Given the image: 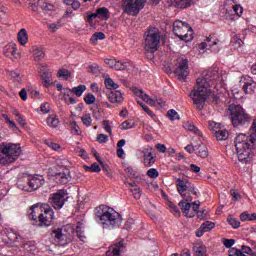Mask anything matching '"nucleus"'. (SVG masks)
Segmentation results:
<instances>
[{
  "mask_svg": "<svg viewBox=\"0 0 256 256\" xmlns=\"http://www.w3.org/2000/svg\"><path fill=\"white\" fill-rule=\"evenodd\" d=\"M217 81H220L219 71L217 69L205 70L197 78L196 85L190 93V98L198 111H203L205 103H207V99L211 95L209 87L217 85Z\"/></svg>",
  "mask_w": 256,
  "mask_h": 256,
  "instance_id": "1",
  "label": "nucleus"
},
{
  "mask_svg": "<svg viewBox=\"0 0 256 256\" xmlns=\"http://www.w3.org/2000/svg\"><path fill=\"white\" fill-rule=\"evenodd\" d=\"M250 133L249 136L247 134H238L235 138L236 153L238 161L241 163H249L255 157L256 119L252 122Z\"/></svg>",
  "mask_w": 256,
  "mask_h": 256,
  "instance_id": "2",
  "label": "nucleus"
},
{
  "mask_svg": "<svg viewBox=\"0 0 256 256\" xmlns=\"http://www.w3.org/2000/svg\"><path fill=\"white\" fill-rule=\"evenodd\" d=\"M95 219L103 229H115L121 225V215L106 205L95 208Z\"/></svg>",
  "mask_w": 256,
  "mask_h": 256,
  "instance_id": "3",
  "label": "nucleus"
},
{
  "mask_svg": "<svg viewBox=\"0 0 256 256\" xmlns=\"http://www.w3.org/2000/svg\"><path fill=\"white\" fill-rule=\"evenodd\" d=\"M28 217L32 221H35V223L44 225V227L51 226L55 219L54 212L48 204H34L28 210Z\"/></svg>",
  "mask_w": 256,
  "mask_h": 256,
  "instance_id": "4",
  "label": "nucleus"
},
{
  "mask_svg": "<svg viewBox=\"0 0 256 256\" xmlns=\"http://www.w3.org/2000/svg\"><path fill=\"white\" fill-rule=\"evenodd\" d=\"M21 155V146L13 143H2L0 145V163L2 165H9L15 163Z\"/></svg>",
  "mask_w": 256,
  "mask_h": 256,
  "instance_id": "5",
  "label": "nucleus"
},
{
  "mask_svg": "<svg viewBox=\"0 0 256 256\" xmlns=\"http://www.w3.org/2000/svg\"><path fill=\"white\" fill-rule=\"evenodd\" d=\"M229 111L233 127H249L251 116L241 105H230Z\"/></svg>",
  "mask_w": 256,
  "mask_h": 256,
  "instance_id": "6",
  "label": "nucleus"
},
{
  "mask_svg": "<svg viewBox=\"0 0 256 256\" xmlns=\"http://www.w3.org/2000/svg\"><path fill=\"white\" fill-rule=\"evenodd\" d=\"M144 40V49L147 53H155L159 49L161 43V32L157 28H150L146 33Z\"/></svg>",
  "mask_w": 256,
  "mask_h": 256,
  "instance_id": "7",
  "label": "nucleus"
},
{
  "mask_svg": "<svg viewBox=\"0 0 256 256\" xmlns=\"http://www.w3.org/2000/svg\"><path fill=\"white\" fill-rule=\"evenodd\" d=\"M173 33L176 37H179L181 41H193V28L181 20H176L173 23Z\"/></svg>",
  "mask_w": 256,
  "mask_h": 256,
  "instance_id": "8",
  "label": "nucleus"
},
{
  "mask_svg": "<svg viewBox=\"0 0 256 256\" xmlns=\"http://www.w3.org/2000/svg\"><path fill=\"white\" fill-rule=\"evenodd\" d=\"M145 3H147V0H122L123 13L136 17L141 9L145 7Z\"/></svg>",
  "mask_w": 256,
  "mask_h": 256,
  "instance_id": "9",
  "label": "nucleus"
},
{
  "mask_svg": "<svg viewBox=\"0 0 256 256\" xmlns=\"http://www.w3.org/2000/svg\"><path fill=\"white\" fill-rule=\"evenodd\" d=\"M174 65V73L178 76L179 81H185L189 76V60L179 57L175 60Z\"/></svg>",
  "mask_w": 256,
  "mask_h": 256,
  "instance_id": "10",
  "label": "nucleus"
},
{
  "mask_svg": "<svg viewBox=\"0 0 256 256\" xmlns=\"http://www.w3.org/2000/svg\"><path fill=\"white\" fill-rule=\"evenodd\" d=\"M67 201V193L65 190H58L50 197V203L54 209H63V205Z\"/></svg>",
  "mask_w": 256,
  "mask_h": 256,
  "instance_id": "11",
  "label": "nucleus"
},
{
  "mask_svg": "<svg viewBox=\"0 0 256 256\" xmlns=\"http://www.w3.org/2000/svg\"><path fill=\"white\" fill-rule=\"evenodd\" d=\"M240 83L242 85V90L244 91V93H246L247 95L255 93L256 82L255 80H253V78H251L250 76H244L241 78Z\"/></svg>",
  "mask_w": 256,
  "mask_h": 256,
  "instance_id": "12",
  "label": "nucleus"
},
{
  "mask_svg": "<svg viewBox=\"0 0 256 256\" xmlns=\"http://www.w3.org/2000/svg\"><path fill=\"white\" fill-rule=\"evenodd\" d=\"M45 185V178L43 176L34 175L28 178V189H24V191H37L39 187H43Z\"/></svg>",
  "mask_w": 256,
  "mask_h": 256,
  "instance_id": "13",
  "label": "nucleus"
},
{
  "mask_svg": "<svg viewBox=\"0 0 256 256\" xmlns=\"http://www.w3.org/2000/svg\"><path fill=\"white\" fill-rule=\"evenodd\" d=\"M38 72L40 75V78L43 81V84L45 87H49L51 85V71L48 70L46 64H39L38 65Z\"/></svg>",
  "mask_w": 256,
  "mask_h": 256,
  "instance_id": "14",
  "label": "nucleus"
},
{
  "mask_svg": "<svg viewBox=\"0 0 256 256\" xmlns=\"http://www.w3.org/2000/svg\"><path fill=\"white\" fill-rule=\"evenodd\" d=\"M142 153H143V157H144L145 167H153V165H155V161H157L155 156H153V147L146 146L144 148V150L142 151Z\"/></svg>",
  "mask_w": 256,
  "mask_h": 256,
  "instance_id": "15",
  "label": "nucleus"
},
{
  "mask_svg": "<svg viewBox=\"0 0 256 256\" xmlns=\"http://www.w3.org/2000/svg\"><path fill=\"white\" fill-rule=\"evenodd\" d=\"M50 235L51 238L54 239V241H56V243H59L60 245H65V242L63 241H67V239L69 238V236H67V232H65L63 228L52 230Z\"/></svg>",
  "mask_w": 256,
  "mask_h": 256,
  "instance_id": "16",
  "label": "nucleus"
},
{
  "mask_svg": "<svg viewBox=\"0 0 256 256\" xmlns=\"http://www.w3.org/2000/svg\"><path fill=\"white\" fill-rule=\"evenodd\" d=\"M194 153L201 157V159H207L209 157V150L207 149V146L201 142V140H198L194 144Z\"/></svg>",
  "mask_w": 256,
  "mask_h": 256,
  "instance_id": "17",
  "label": "nucleus"
},
{
  "mask_svg": "<svg viewBox=\"0 0 256 256\" xmlns=\"http://www.w3.org/2000/svg\"><path fill=\"white\" fill-rule=\"evenodd\" d=\"M122 249H125V242L120 240L109 248V250L106 252V256H121Z\"/></svg>",
  "mask_w": 256,
  "mask_h": 256,
  "instance_id": "18",
  "label": "nucleus"
},
{
  "mask_svg": "<svg viewBox=\"0 0 256 256\" xmlns=\"http://www.w3.org/2000/svg\"><path fill=\"white\" fill-rule=\"evenodd\" d=\"M3 53L5 57H14V59H18L19 53H17V44L16 43L7 44L3 49Z\"/></svg>",
  "mask_w": 256,
  "mask_h": 256,
  "instance_id": "19",
  "label": "nucleus"
},
{
  "mask_svg": "<svg viewBox=\"0 0 256 256\" xmlns=\"http://www.w3.org/2000/svg\"><path fill=\"white\" fill-rule=\"evenodd\" d=\"M189 181L188 180H183L181 178L177 179V183H176V187H177V191L179 193V195H181V197L185 198L187 197V194L185 193L187 191V189H189Z\"/></svg>",
  "mask_w": 256,
  "mask_h": 256,
  "instance_id": "20",
  "label": "nucleus"
},
{
  "mask_svg": "<svg viewBox=\"0 0 256 256\" xmlns=\"http://www.w3.org/2000/svg\"><path fill=\"white\" fill-rule=\"evenodd\" d=\"M189 201V199L187 200H182L179 202V207L182 210V213H184V215L186 217H194L195 216V212H190L191 211V203L187 202Z\"/></svg>",
  "mask_w": 256,
  "mask_h": 256,
  "instance_id": "21",
  "label": "nucleus"
},
{
  "mask_svg": "<svg viewBox=\"0 0 256 256\" xmlns=\"http://www.w3.org/2000/svg\"><path fill=\"white\" fill-rule=\"evenodd\" d=\"M87 89L85 85H79L77 87H73L72 89L64 88V91L62 92L64 97L69 95V93H75L77 97H81L83 95V92Z\"/></svg>",
  "mask_w": 256,
  "mask_h": 256,
  "instance_id": "22",
  "label": "nucleus"
},
{
  "mask_svg": "<svg viewBox=\"0 0 256 256\" xmlns=\"http://www.w3.org/2000/svg\"><path fill=\"white\" fill-rule=\"evenodd\" d=\"M194 256H207V246L201 242H197L193 246Z\"/></svg>",
  "mask_w": 256,
  "mask_h": 256,
  "instance_id": "23",
  "label": "nucleus"
},
{
  "mask_svg": "<svg viewBox=\"0 0 256 256\" xmlns=\"http://www.w3.org/2000/svg\"><path fill=\"white\" fill-rule=\"evenodd\" d=\"M55 179L57 181V183H60V185H67V183H69V172L65 173V172H59L55 174Z\"/></svg>",
  "mask_w": 256,
  "mask_h": 256,
  "instance_id": "24",
  "label": "nucleus"
},
{
  "mask_svg": "<svg viewBox=\"0 0 256 256\" xmlns=\"http://www.w3.org/2000/svg\"><path fill=\"white\" fill-rule=\"evenodd\" d=\"M32 51H33V55H34V61H42V59L45 58V50L43 48L34 46L32 48Z\"/></svg>",
  "mask_w": 256,
  "mask_h": 256,
  "instance_id": "25",
  "label": "nucleus"
},
{
  "mask_svg": "<svg viewBox=\"0 0 256 256\" xmlns=\"http://www.w3.org/2000/svg\"><path fill=\"white\" fill-rule=\"evenodd\" d=\"M18 41L22 46L27 45V41H29V34H27V30L25 28H22L18 32Z\"/></svg>",
  "mask_w": 256,
  "mask_h": 256,
  "instance_id": "26",
  "label": "nucleus"
},
{
  "mask_svg": "<svg viewBox=\"0 0 256 256\" xmlns=\"http://www.w3.org/2000/svg\"><path fill=\"white\" fill-rule=\"evenodd\" d=\"M183 127L186 129V131H191L192 133H195V135H198V137L203 135L201 131L195 126V124H193V122H184Z\"/></svg>",
  "mask_w": 256,
  "mask_h": 256,
  "instance_id": "27",
  "label": "nucleus"
},
{
  "mask_svg": "<svg viewBox=\"0 0 256 256\" xmlns=\"http://www.w3.org/2000/svg\"><path fill=\"white\" fill-rule=\"evenodd\" d=\"M110 103H123V94L120 91H114L109 95Z\"/></svg>",
  "mask_w": 256,
  "mask_h": 256,
  "instance_id": "28",
  "label": "nucleus"
},
{
  "mask_svg": "<svg viewBox=\"0 0 256 256\" xmlns=\"http://www.w3.org/2000/svg\"><path fill=\"white\" fill-rule=\"evenodd\" d=\"M217 141H227L229 139V131L225 128H221L220 130L216 131V134H214Z\"/></svg>",
  "mask_w": 256,
  "mask_h": 256,
  "instance_id": "29",
  "label": "nucleus"
},
{
  "mask_svg": "<svg viewBox=\"0 0 256 256\" xmlns=\"http://www.w3.org/2000/svg\"><path fill=\"white\" fill-rule=\"evenodd\" d=\"M23 249L26 253H30V255H33V253L37 251V246H35V242L28 241L23 244Z\"/></svg>",
  "mask_w": 256,
  "mask_h": 256,
  "instance_id": "30",
  "label": "nucleus"
},
{
  "mask_svg": "<svg viewBox=\"0 0 256 256\" xmlns=\"http://www.w3.org/2000/svg\"><path fill=\"white\" fill-rule=\"evenodd\" d=\"M96 11L98 13V19H105L107 21V19L111 17L109 14V9L106 7L98 8Z\"/></svg>",
  "mask_w": 256,
  "mask_h": 256,
  "instance_id": "31",
  "label": "nucleus"
},
{
  "mask_svg": "<svg viewBox=\"0 0 256 256\" xmlns=\"http://www.w3.org/2000/svg\"><path fill=\"white\" fill-rule=\"evenodd\" d=\"M13 115L16 118L17 123H19L21 127H25L27 125V120L23 115H21V113H19V111L14 110Z\"/></svg>",
  "mask_w": 256,
  "mask_h": 256,
  "instance_id": "32",
  "label": "nucleus"
},
{
  "mask_svg": "<svg viewBox=\"0 0 256 256\" xmlns=\"http://www.w3.org/2000/svg\"><path fill=\"white\" fill-rule=\"evenodd\" d=\"M46 123L49 127H58L59 126V118H57V116L55 115H50L47 119H46Z\"/></svg>",
  "mask_w": 256,
  "mask_h": 256,
  "instance_id": "33",
  "label": "nucleus"
},
{
  "mask_svg": "<svg viewBox=\"0 0 256 256\" xmlns=\"http://www.w3.org/2000/svg\"><path fill=\"white\" fill-rule=\"evenodd\" d=\"M129 65V62L116 61L114 64V69H116V71H125L129 69Z\"/></svg>",
  "mask_w": 256,
  "mask_h": 256,
  "instance_id": "34",
  "label": "nucleus"
},
{
  "mask_svg": "<svg viewBox=\"0 0 256 256\" xmlns=\"http://www.w3.org/2000/svg\"><path fill=\"white\" fill-rule=\"evenodd\" d=\"M172 2L176 7H180V9H187L191 5V0H172Z\"/></svg>",
  "mask_w": 256,
  "mask_h": 256,
  "instance_id": "35",
  "label": "nucleus"
},
{
  "mask_svg": "<svg viewBox=\"0 0 256 256\" xmlns=\"http://www.w3.org/2000/svg\"><path fill=\"white\" fill-rule=\"evenodd\" d=\"M240 221H256V213L243 212L240 214Z\"/></svg>",
  "mask_w": 256,
  "mask_h": 256,
  "instance_id": "36",
  "label": "nucleus"
},
{
  "mask_svg": "<svg viewBox=\"0 0 256 256\" xmlns=\"http://www.w3.org/2000/svg\"><path fill=\"white\" fill-rule=\"evenodd\" d=\"M208 128L212 133L217 134V131L221 130V124L215 121H208Z\"/></svg>",
  "mask_w": 256,
  "mask_h": 256,
  "instance_id": "37",
  "label": "nucleus"
},
{
  "mask_svg": "<svg viewBox=\"0 0 256 256\" xmlns=\"http://www.w3.org/2000/svg\"><path fill=\"white\" fill-rule=\"evenodd\" d=\"M104 84L106 89H119V84L115 83L111 78H106Z\"/></svg>",
  "mask_w": 256,
  "mask_h": 256,
  "instance_id": "38",
  "label": "nucleus"
},
{
  "mask_svg": "<svg viewBox=\"0 0 256 256\" xmlns=\"http://www.w3.org/2000/svg\"><path fill=\"white\" fill-rule=\"evenodd\" d=\"M2 117L5 119L6 123H8L9 129H13L15 132L19 131L17 124H15L7 114H3Z\"/></svg>",
  "mask_w": 256,
  "mask_h": 256,
  "instance_id": "39",
  "label": "nucleus"
},
{
  "mask_svg": "<svg viewBox=\"0 0 256 256\" xmlns=\"http://www.w3.org/2000/svg\"><path fill=\"white\" fill-rule=\"evenodd\" d=\"M103 39H105V33L96 32L92 35V37L90 38V41L95 44L97 43V41H103Z\"/></svg>",
  "mask_w": 256,
  "mask_h": 256,
  "instance_id": "40",
  "label": "nucleus"
},
{
  "mask_svg": "<svg viewBox=\"0 0 256 256\" xmlns=\"http://www.w3.org/2000/svg\"><path fill=\"white\" fill-rule=\"evenodd\" d=\"M138 105H140V107H142L143 111H145V113H147V115H149V117H151L152 119H155V113H153V111H151V109H149V106H147L145 103L141 102V101H137Z\"/></svg>",
  "mask_w": 256,
  "mask_h": 256,
  "instance_id": "41",
  "label": "nucleus"
},
{
  "mask_svg": "<svg viewBox=\"0 0 256 256\" xmlns=\"http://www.w3.org/2000/svg\"><path fill=\"white\" fill-rule=\"evenodd\" d=\"M167 117H169L170 121H179L181 119L179 113L173 109L168 110Z\"/></svg>",
  "mask_w": 256,
  "mask_h": 256,
  "instance_id": "42",
  "label": "nucleus"
},
{
  "mask_svg": "<svg viewBox=\"0 0 256 256\" xmlns=\"http://www.w3.org/2000/svg\"><path fill=\"white\" fill-rule=\"evenodd\" d=\"M227 222L229 223V225H231V227H233V229H239V227H241V222H239L237 218L229 216L227 218Z\"/></svg>",
  "mask_w": 256,
  "mask_h": 256,
  "instance_id": "43",
  "label": "nucleus"
},
{
  "mask_svg": "<svg viewBox=\"0 0 256 256\" xmlns=\"http://www.w3.org/2000/svg\"><path fill=\"white\" fill-rule=\"evenodd\" d=\"M81 121L85 127H91V123H93V119L91 118V114H85L81 117Z\"/></svg>",
  "mask_w": 256,
  "mask_h": 256,
  "instance_id": "44",
  "label": "nucleus"
},
{
  "mask_svg": "<svg viewBox=\"0 0 256 256\" xmlns=\"http://www.w3.org/2000/svg\"><path fill=\"white\" fill-rule=\"evenodd\" d=\"M39 7H41V9H43L44 11H53V5L45 2L44 0H40L38 2Z\"/></svg>",
  "mask_w": 256,
  "mask_h": 256,
  "instance_id": "45",
  "label": "nucleus"
},
{
  "mask_svg": "<svg viewBox=\"0 0 256 256\" xmlns=\"http://www.w3.org/2000/svg\"><path fill=\"white\" fill-rule=\"evenodd\" d=\"M65 5H71L74 11H77L81 7V2L78 0H64Z\"/></svg>",
  "mask_w": 256,
  "mask_h": 256,
  "instance_id": "46",
  "label": "nucleus"
},
{
  "mask_svg": "<svg viewBox=\"0 0 256 256\" xmlns=\"http://www.w3.org/2000/svg\"><path fill=\"white\" fill-rule=\"evenodd\" d=\"M200 227L207 233L208 231H211V229H215V223L211 221H206L203 224H201Z\"/></svg>",
  "mask_w": 256,
  "mask_h": 256,
  "instance_id": "47",
  "label": "nucleus"
},
{
  "mask_svg": "<svg viewBox=\"0 0 256 256\" xmlns=\"http://www.w3.org/2000/svg\"><path fill=\"white\" fill-rule=\"evenodd\" d=\"M125 173H129V175L134 177V179H137V177H139V172L137 171V168L131 166L125 168Z\"/></svg>",
  "mask_w": 256,
  "mask_h": 256,
  "instance_id": "48",
  "label": "nucleus"
},
{
  "mask_svg": "<svg viewBox=\"0 0 256 256\" xmlns=\"http://www.w3.org/2000/svg\"><path fill=\"white\" fill-rule=\"evenodd\" d=\"M86 171H91V173H99L101 171V167L99 164L94 163L91 166H85Z\"/></svg>",
  "mask_w": 256,
  "mask_h": 256,
  "instance_id": "49",
  "label": "nucleus"
},
{
  "mask_svg": "<svg viewBox=\"0 0 256 256\" xmlns=\"http://www.w3.org/2000/svg\"><path fill=\"white\" fill-rule=\"evenodd\" d=\"M8 75L12 77V79H15V81H18L20 83L21 81V74L17 70H10L8 71Z\"/></svg>",
  "mask_w": 256,
  "mask_h": 256,
  "instance_id": "50",
  "label": "nucleus"
},
{
  "mask_svg": "<svg viewBox=\"0 0 256 256\" xmlns=\"http://www.w3.org/2000/svg\"><path fill=\"white\" fill-rule=\"evenodd\" d=\"M134 93L138 95V97H141L145 101V103H149V95L145 94L143 90L135 89Z\"/></svg>",
  "mask_w": 256,
  "mask_h": 256,
  "instance_id": "51",
  "label": "nucleus"
},
{
  "mask_svg": "<svg viewBox=\"0 0 256 256\" xmlns=\"http://www.w3.org/2000/svg\"><path fill=\"white\" fill-rule=\"evenodd\" d=\"M217 38L213 37V36H209L208 38H206V43L209 47V49H213V47H215V45H217Z\"/></svg>",
  "mask_w": 256,
  "mask_h": 256,
  "instance_id": "52",
  "label": "nucleus"
},
{
  "mask_svg": "<svg viewBox=\"0 0 256 256\" xmlns=\"http://www.w3.org/2000/svg\"><path fill=\"white\" fill-rule=\"evenodd\" d=\"M222 243L224 247H226L227 249H231L235 245V239L224 238L222 239Z\"/></svg>",
  "mask_w": 256,
  "mask_h": 256,
  "instance_id": "53",
  "label": "nucleus"
},
{
  "mask_svg": "<svg viewBox=\"0 0 256 256\" xmlns=\"http://www.w3.org/2000/svg\"><path fill=\"white\" fill-rule=\"evenodd\" d=\"M84 101H85L86 105H93V103H95V101H96L95 95L87 94L84 97Z\"/></svg>",
  "mask_w": 256,
  "mask_h": 256,
  "instance_id": "54",
  "label": "nucleus"
},
{
  "mask_svg": "<svg viewBox=\"0 0 256 256\" xmlns=\"http://www.w3.org/2000/svg\"><path fill=\"white\" fill-rule=\"evenodd\" d=\"M147 175L150 177V179H157V177H159V171H157L155 168H150L147 171Z\"/></svg>",
  "mask_w": 256,
  "mask_h": 256,
  "instance_id": "55",
  "label": "nucleus"
},
{
  "mask_svg": "<svg viewBox=\"0 0 256 256\" xmlns=\"http://www.w3.org/2000/svg\"><path fill=\"white\" fill-rule=\"evenodd\" d=\"M45 144L50 147V149H53V151H59V149H61L59 144L51 142L50 140H45Z\"/></svg>",
  "mask_w": 256,
  "mask_h": 256,
  "instance_id": "56",
  "label": "nucleus"
},
{
  "mask_svg": "<svg viewBox=\"0 0 256 256\" xmlns=\"http://www.w3.org/2000/svg\"><path fill=\"white\" fill-rule=\"evenodd\" d=\"M170 211L175 215V217H181V211H179V208L175 204H170Z\"/></svg>",
  "mask_w": 256,
  "mask_h": 256,
  "instance_id": "57",
  "label": "nucleus"
},
{
  "mask_svg": "<svg viewBox=\"0 0 256 256\" xmlns=\"http://www.w3.org/2000/svg\"><path fill=\"white\" fill-rule=\"evenodd\" d=\"M134 199H141V188L135 187L130 190Z\"/></svg>",
  "mask_w": 256,
  "mask_h": 256,
  "instance_id": "58",
  "label": "nucleus"
},
{
  "mask_svg": "<svg viewBox=\"0 0 256 256\" xmlns=\"http://www.w3.org/2000/svg\"><path fill=\"white\" fill-rule=\"evenodd\" d=\"M76 235L80 241H85V232L79 226L76 227Z\"/></svg>",
  "mask_w": 256,
  "mask_h": 256,
  "instance_id": "59",
  "label": "nucleus"
},
{
  "mask_svg": "<svg viewBox=\"0 0 256 256\" xmlns=\"http://www.w3.org/2000/svg\"><path fill=\"white\" fill-rule=\"evenodd\" d=\"M232 9L233 13H235V15H237L238 17H241V15H243V7H241V5H234Z\"/></svg>",
  "mask_w": 256,
  "mask_h": 256,
  "instance_id": "60",
  "label": "nucleus"
},
{
  "mask_svg": "<svg viewBox=\"0 0 256 256\" xmlns=\"http://www.w3.org/2000/svg\"><path fill=\"white\" fill-rule=\"evenodd\" d=\"M61 27V22L58 23H52L48 25V29L51 31V33H55L57 29H60Z\"/></svg>",
  "mask_w": 256,
  "mask_h": 256,
  "instance_id": "61",
  "label": "nucleus"
},
{
  "mask_svg": "<svg viewBox=\"0 0 256 256\" xmlns=\"http://www.w3.org/2000/svg\"><path fill=\"white\" fill-rule=\"evenodd\" d=\"M58 77H63L64 79H69V70L62 68L58 71Z\"/></svg>",
  "mask_w": 256,
  "mask_h": 256,
  "instance_id": "62",
  "label": "nucleus"
},
{
  "mask_svg": "<svg viewBox=\"0 0 256 256\" xmlns=\"http://www.w3.org/2000/svg\"><path fill=\"white\" fill-rule=\"evenodd\" d=\"M97 141L98 143H107V141H109V136L105 134H99L97 137Z\"/></svg>",
  "mask_w": 256,
  "mask_h": 256,
  "instance_id": "63",
  "label": "nucleus"
},
{
  "mask_svg": "<svg viewBox=\"0 0 256 256\" xmlns=\"http://www.w3.org/2000/svg\"><path fill=\"white\" fill-rule=\"evenodd\" d=\"M40 111H42L43 113H49V111H51V108L49 106V103H43L40 106Z\"/></svg>",
  "mask_w": 256,
  "mask_h": 256,
  "instance_id": "64",
  "label": "nucleus"
}]
</instances>
